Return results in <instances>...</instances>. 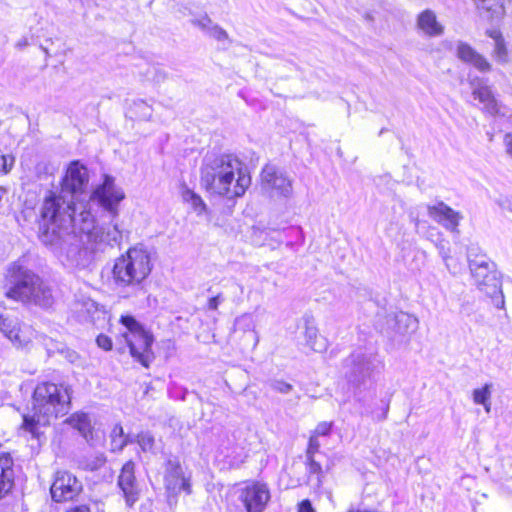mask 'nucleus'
Here are the masks:
<instances>
[{
    "mask_svg": "<svg viewBox=\"0 0 512 512\" xmlns=\"http://www.w3.org/2000/svg\"><path fill=\"white\" fill-rule=\"evenodd\" d=\"M74 200L59 192H49L40 208L39 239L58 255L74 259L78 253L77 237L73 228L80 230V211Z\"/></svg>",
    "mask_w": 512,
    "mask_h": 512,
    "instance_id": "nucleus-1",
    "label": "nucleus"
},
{
    "mask_svg": "<svg viewBox=\"0 0 512 512\" xmlns=\"http://www.w3.org/2000/svg\"><path fill=\"white\" fill-rule=\"evenodd\" d=\"M201 185L211 194L241 197L251 184L244 164L232 154H207L200 168Z\"/></svg>",
    "mask_w": 512,
    "mask_h": 512,
    "instance_id": "nucleus-2",
    "label": "nucleus"
},
{
    "mask_svg": "<svg viewBox=\"0 0 512 512\" xmlns=\"http://www.w3.org/2000/svg\"><path fill=\"white\" fill-rule=\"evenodd\" d=\"M71 392L68 386L52 382L39 383L32 396L33 415L24 414L21 428L34 438L39 437V426L66 415L70 410Z\"/></svg>",
    "mask_w": 512,
    "mask_h": 512,
    "instance_id": "nucleus-3",
    "label": "nucleus"
},
{
    "mask_svg": "<svg viewBox=\"0 0 512 512\" xmlns=\"http://www.w3.org/2000/svg\"><path fill=\"white\" fill-rule=\"evenodd\" d=\"M153 268L151 253L143 245H136L115 260L112 275L124 297L137 296L144 292V281Z\"/></svg>",
    "mask_w": 512,
    "mask_h": 512,
    "instance_id": "nucleus-4",
    "label": "nucleus"
},
{
    "mask_svg": "<svg viewBox=\"0 0 512 512\" xmlns=\"http://www.w3.org/2000/svg\"><path fill=\"white\" fill-rule=\"evenodd\" d=\"M6 281L5 295L10 299L43 308H48L53 304L50 288L43 283L38 275L17 263L9 266Z\"/></svg>",
    "mask_w": 512,
    "mask_h": 512,
    "instance_id": "nucleus-5",
    "label": "nucleus"
},
{
    "mask_svg": "<svg viewBox=\"0 0 512 512\" xmlns=\"http://www.w3.org/2000/svg\"><path fill=\"white\" fill-rule=\"evenodd\" d=\"M382 366L378 353L370 348H358L343 360V376L355 396L368 388L373 374Z\"/></svg>",
    "mask_w": 512,
    "mask_h": 512,
    "instance_id": "nucleus-6",
    "label": "nucleus"
},
{
    "mask_svg": "<svg viewBox=\"0 0 512 512\" xmlns=\"http://www.w3.org/2000/svg\"><path fill=\"white\" fill-rule=\"evenodd\" d=\"M80 216V232L86 238L83 240L86 249L92 252L104 251L106 247H113L122 241V231L116 219L111 217V223L107 227H100L95 225L94 216L89 210L83 208Z\"/></svg>",
    "mask_w": 512,
    "mask_h": 512,
    "instance_id": "nucleus-7",
    "label": "nucleus"
},
{
    "mask_svg": "<svg viewBox=\"0 0 512 512\" xmlns=\"http://www.w3.org/2000/svg\"><path fill=\"white\" fill-rule=\"evenodd\" d=\"M474 284L479 291L492 299L495 307L503 309L505 306L502 284L496 270V265L491 260L476 261L470 268Z\"/></svg>",
    "mask_w": 512,
    "mask_h": 512,
    "instance_id": "nucleus-8",
    "label": "nucleus"
},
{
    "mask_svg": "<svg viewBox=\"0 0 512 512\" xmlns=\"http://www.w3.org/2000/svg\"><path fill=\"white\" fill-rule=\"evenodd\" d=\"M120 322L127 329L122 336L129 346L131 355L143 366L148 367L151 359L152 335L145 331L142 325L132 316H122Z\"/></svg>",
    "mask_w": 512,
    "mask_h": 512,
    "instance_id": "nucleus-9",
    "label": "nucleus"
},
{
    "mask_svg": "<svg viewBox=\"0 0 512 512\" xmlns=\"http://www.w3.org/2000/svg\"><path fill=\"white\" fill-rule=\"evenodd\" d=\"M124 199L123 189L109 175H105L103 183L98 185L90 195V202L102 208L113 219L119 216V205Z\"/></svg>",
    "mask_w": 512,
    "mask_h": 512,
    "instance_id": "nucleus-10",
    "label": "nucleus"
},
{
    "mask_svg": "<svg viewBox=\"0 0 512 512\" xmlns=\"http://www.w3.org/2000/svg\"><path fill=\"white\" fill-rule=\"evenodd\" d=\"M417 324L416 318L401 311L386 316V322L381 328V332L393 346H399L408 342L411 333L416 330Z\"/></svg>",
    "mask_w": 512,
    "mask_h": 512,
    "instance_id": "nucleus-11",
    "label": "nucleus"
},
{
    "mask_svg": "<svg viewBox=\"0 0 512 512\" xmlns=\"http://www.w3.org/2000/svg\"><path fill=\"white\" fill-rule=\"evenodd\" d=\"M237 501L243 510L239 512H263L270 501L268 486L260 482H250L236 491Z\"/></svg>",
    "mask_w": 512,
    "mask_h": 512,
    "instance_id": "nucleus-12",
    "label": "nucleus"
},
{
    "mask_svg": "<svg viewBox=\"0 0 512 512\" xmlns=\"http://www.w3.org/2000/svg\"><path fill=\"white\" fill-rule=\"evenodd\" d=\"M89 183L87 168L79 161H72L60 183V192L74 200L78 195L83 194Z\"/></svg>",
    "mask_w": 512,
    "mask_h": 512,
    "instance_id": "nucleus-13",
    "label": "nucleus"
},
{
    "mask_svg": "<svg viewBox=\"0 0 512 512\" xmlns=\"http://www.w3.org/2000/svg\"><path fill=\"white\" fill-rule=\"evenodd\" d=\"M263 190L271 195L289 196L292 192L291 180L277 167L266 165L261 172Z\"/></svg>",
    "mask_w": 512,
    "mask_h": 512,
    "instance_id": "nucleus-14",
    "label": "nucleus"
},
{
    "mask_svg": "<svg viewBox=\"0 0 512 512\" xmlns=\"http://www.w3.org/2000/svg\"><path fill=\"white\" fill-rule=\"evenodd\" d=\"M81 490V484L71 473L58 472L51 486L52 499L62 502L73 499Z\"/></svg>",
    "mask_w": 512,
    "mask_h": 512,
    "instance_id": "nucleus-15",
    "label": "nucleus"
},
{
    "mask_svg": "<svg viewBox=\"0 0 512 512\" xmlns=\"http://www.w3.org/2000/svg\"><path fill=\"white\" fill-rule=\"evenodd\" d=\"M165 487L171 494L177 495L184 491L187 494L191 493V485L188 478L185 477L181 465L169 460L167 462L165 471Z\"/></svg>",
    "mask_w": 512,
    "mask_h": 512,
    "instance_id": "nucleus-16",
    "label": "nucleus"
},
{
    "mask_svg": "<svg viewBox=\"0 0 512 512\" xmlns=\"http://www.w3.org/2000/svg\"><path fill=\"white\" fill-rule=\"evenodd\" d=\"M428 215L447 230L459 233L458 226L462 215L444 202L428 206Z\"/></svg>",
    "mask_w": 512,
    "mask_h": 512,
    "instance_id": "nucleus-17",
    "label": "nucleus"
},
{
    "mask_svg": "<svg viewBox=\"0 0 512 512\" xmlns=\"http://www.w3.org/2000/svg\"><path fill=\"white\" fill-rule=\"evenodd\" d=\"M134 469L135 464L132 461H128L123 465L118 477V485L123 492L128 507H133L139 499V489L136 484Z\"/></svg>",
    "mask_w": 512,
    "mask_h": 512,
    "instance_id": "nucleus-18",
    "label": "nucleus"
},
{
    "mask_svg": "<svg viewBox=\"0 0 512 512\" xmlns=\"http://www.w3.org/2000/svg\"><path fill=\"white\" fill-rule=\"evenodd\" d=\"M303 320V337L305 345L314 352L322 353L326 351L328 348V341L324 336L319 334L314 318L310 315H305Z\"/></svg>",
    "mask_w": 512,
    "mask_h": 512,
    "instance_id": "nucleus-19",
    "label": "nucleus"
},
{
    "mask_svg": "<svg viewBox=\"0 0 512 512\" xmlns=\"http://www.w3.org/2000/svg\"><path fill=\"white\" fill-rule=\"evenodd\" d=\"M456 56L462 62L472 65L480 72H488L491 70V64L488 60L468 43L462 41L457 43Z\"/></svg>",
    "mask_w": 512,
    "mask_h": 512,
    "instance_id": "nucleus-20",
    "label": "nucleus"
},
{
    "mask_svg": "<svg viewBox=\"0 0 512 512\" xmlns=\"http://www.w3.org/2000/svg\"><path fill=\"white\" fill-rule=\"evenodd\" d=\"M234 333L241 334L245 345L255 348L259 342L258 333L255 330V323L251 315L243 314L236 318Z\"/></svg>",
    "mask_w": 512,
    "mask_h": 512,
    "instance_id": "nucleus-21",
    "label": "nucleus"
},
{
    "mask_svg": "<svg viewBox=\"0 0 512 512\" xmlns=\"http://www.w3.org/2000/svg\"><path fill=\"white\" fill-rule=\"evenodd\" d=\"M416 27L428 37H439L444 33V26L437 20L434 11L426 9L416 19Z\"/></svg>",
    "mask_w": 512,
    "mask_h": 512,
    "instance_id": "nucleus-22",
    "label": "nucleus"
},
{
    "mask_svg": "<svg viewBox=\"0 0 512 512\" xmlns=\"http://www.w3.org/2000/svg\"><path fill=\"white\" fill-rule=\"evenodd\" d=\"M0 331L19 347L25 346L30 341L24 336L18 321L8 316L0 315Z\"/></svg>",
    "mask_w": 512,
    "mask_h": 512,
    "instance_id": "nucleus-23",
    "label": "nucleus"
},
{
    "mask_svg": "<svg viewBox=\"0 0 512 512\" xmlns=\"http://www.w3.org/2000/svg\"><path fill=\"white\" fill-rule=\"evenodd\" d=\"M473 96L484 104L483 110L490 115H505L502 106L495 99L491 89L488 86H481L473 90Z\"/></svg>",
    "mask_w": 512,
    "mask_h": 512,
    "instance_id": "nucleus-24",
    "label": "nucleus"
},
{
    "mask_svg": "<svg viewBox=\"0 0 512 512\" xmlns=\"http://www.w3.org/2000/svg\"><path fill=\"white\" fill-rule=\"evenodd\" d=\"M485 34L494 41L491 54L493 59L499 64H507L509 62V52L502 32L497 28H492L487 29Z\"/></svg>",
    "mask_w": 512,
    "mask_h": 512,
    "instance_id": "nucleus-25",
    "label": "nucleus"
},
{
    "mask_svg": "<svg viewBox=\"0 0 512 512\" xmlns=\"http://www.w3.org/2000/svg\"><path fill=\"white\" fill-rule=\"evenodd\" d=\"M13 460L8 454L0 455V498L4 497L13 486Z\"/></svg>",
    "mask_w": 512,
    "mask_h": 512,
    "instance_id": "nucleus-26",
    "label": "nucleus"
},
{
    "mask_svg": "<svg viewBox=\"0 0 512 512\" xmlns=\"http://www.w3.org/2000/svg\"><path fill=\"white\" fill-rule=\"evenodd\" d=\"M66 422L88 441L92 438V425L89 416L83 412H77L67 418Z\"/></svg>",
    "mask_w": 512,
    "mask_h": 512,
    "instance_id": "nucleus-27",
    "label": "nucleus"
},
{
    "mask_svg": "<svg viewBox=\"0 0 512 512\" xmlns=\"http://www.w3.org/2000/svg\"><path fill=\"white\" fill-rule=\"evenodd\" d=\"M478 10L486 12L490 20H499L505 14L503 0H474Z\"/></svg>",
    "mask_w": 512,
    "mask_h": 512,
    "instance_id": "nucleus-28",
    "label": "nucleus"
},
{
    "mask_svg": "<svg viewBox=\"0 0 512 512\" xmlns=\"http://www.w3.org/2000/svg\"><path fill=\"white\" fill-rule=\"evenodd\" d=\"M181 196L183 201L191 205L197 214H202L206 211V204L203 199L187 186L182 187Z\"/></svg>",
    "mask_w": 512,
    "mask_h": 512,
    "instance_id": "nucleus-29",
    "label": "nucleus"
},
{
    "mask_svg": "<svg viewBox=\"0 0 512 512\" xmlns=\"http://www.w3.org/2000/svg\"><path fill=\"white\" fill-rule=\"evenodd\" d=\"M129 442H132V440L124 435L122 426L116 424L111 431L112 451H121Z\"/></svg>",
    "mask_w": 512,
    "mask_h": 512,
    "instance_id": "nucleus-30",
    "label": "nucleus"
},
{
    "mask_svg": "<svg viewBox=\"0 0 512 512\" xmlns=\"http://www.w3.org/2000/svg\"><path fill=\"white\" fill-rule=\"evenodd\" d=\"M129 112L140 120H148L152 116V107L143 100H136L130 106Z\"/></svg>",
    "mask_w": 512,
    "mask_h": 512,
    "instance_id": "nucleus-31",
    "label": "nucleus"
},
{
    "mask_svg": "<svg viewBox=\"0 0 512 512\" xmlns=\"http://www.w3.org/2000/svg\"><path fill=\"white\" fill-rule=\"evenodd\" d=\"M435 245H436L438 253L441 256L446 268L450 272H454L456 269V266L451 264L452 257L450 254L451 250H450L449 242L442 238L439 241H437Z\"/></svg>",
    "mask_w": 512,
    "mask_h": 512,
    "instance_id": "nucleus-32",
    "label": "nucleus"
},
{
    "mask_svg": "<svg viewBox=\"0 0 512 512\" xmlns=\"http://www.w3.org/2000/svg\"><path fill=\"white\" fill-rule=\"evenodd\" d=\"M485 259V262L490 261L488 256L482 253L481 249L474 244H471L467 249V260L469 263V268H472L473 264L477 261Z\"/></svg>",
    "mask_w": 512,
    "mask_h": 512,
    "instance_id": "nucleus-33",
    "label": "nucleus"
},
{
    "mask_svg": "<svg viewBox=\"0 0 512 512\" xmlns=\"http://www.w3.org/2000/svg\"><path fill=\"white\" fill-rule=\"evenodd\" d=\"M491 384H485L482 388L473 391V401L475 404H486L491 397Z\"/></svg>",
    "mask_w": 512,
    "mask_h": 512,
    "instance_id": "nucleus-34",
    "label": "nucleus"
},
{
    "mask_svg": "<svg viewBox=\"0 0 512 512\" xmlns=\"http://www.w3.org/2000/svg\"><path fill=\"white\" fill-rule=\"evenodd\" d=\"M136 442L142 451H151L154 447V437L149 432H141L136 436Z\"/></svg>",
    "mask_w": 512,
    "mask_h": 512,
    "instance_id": "nucleus-35",
    "label": "nucleus"
},
{
    "mask_svg": "<svg viewBox=\"0 0 512 512\" xmlns=\"http://www.w3.org/2000/svg\"><path fill=\"white\" fill-rule=\"evenodd\" d=\"M191 23L205 33H208V30H210V27L213 25L212 20L206 14L193 18Z\"/></svg>",
    "mask_w": 512,
    "mask_h": 512,
    "instance_id": "nucleus-36",
    "label": "nucleus"
},
{
    "mask_svg": "<svg viewBox=\"0 0 512 512\" xmlns=\"http://www.w3.org/2000/svg\"><path fill=\"white\" fill-rule=\"evenodd\" d=\"M207 34L219 42L229 40L228 33L223 28H221L219 25L214 24V23L210 27V30H208Z\"/></svg>",
    "mask_w": 512,
    "mask_h": 512,
    "instance_id": "nucleus-37",
    "label": "nucleus"
},
{
    "mask_svg": "<svg viewBox=\"0 0 512 512\" xmlns=\"http://www.w3.org/2000/svg\"><path fill=\"white\" fill-rule=\"evenodd\" d=\"M307 469L309 474H316L318 481L320 482V476L322 475V467L320 463L315 461L314 456H306Z\"/></svg>",
    "mask_w": 512,
    "mask_h": 512,
    "instance_id": "nucleus-38",
    "label": "nucleus"
},
{
    "mask_svg": "<svg viewBox=\"0 0 512 512\" xmlns=\"http://www.w3.org/2000/svg\"><path fill=\"white\" fill-rule=\"evenodd\" d=\"M333 423L332 422H320L316 428L313 430L311 434L320 437V436H328L331 432Z\"/></svg>",
    "mask_w": 512,
    "mask_h": 512,
    "instance_id": "nucleus-39",
    "label": "nucleus"
},
{
    "mask_svg": "<svg viewBox=\"0 0 512 512\" xmlns=\"http://www.w3.org/2000/svg\"><path fill=\"white\" fill-rule=\"evenodd\" d=\"M318 438L319 437H317L313 434L310 435L307 450H306V456H314L317 452H319L320 442H319Z\"/></svg>",
    "mask_w": 512,
    "mask_h": 512,
    "instance_id": "nucleus-40",
    "label": "nucleus"
},
{
    "mask_svg": "<svg viewBox=\"0 0 512 512\" xmlns=\"http://www.w3.org/2000/svg\"><path fill=\"white\" fill-rule=\"evenodd\" d=\"M497 204L503 212L512 214V198L509 196H500L497 199Z\"/></svg>",
    "mask_w": 512,
    "mask_h": 512,
    "instance_id": "nucleus-41",
    "label": "nucleus"
},
{
    "mask_svg": "<svg viewBox=\"0 0 512 512\" xmlns=\"http://www.w3.org/2000/svg\"><path fill=\"white\" fill-rule=\"evenodd\" d=\"M97 345L105 351L112 349V340L110 337L104 334H100L96 338Z\"/></svg>",
    "mask_w": 512,
    "mask_h": 512,
    "instance_id": "nucleus-42",
    "label": "nucleus"
},
{
    "mask_svg": "<svg viewBox=\"0 0 512 512\" xmlns=\"http://www.w3.org/2000/svg\"><path fill=\"white\" fill-rule=\"evenodd\" d=\"M272 387L275 391L282 394H287L292 390V385L284 381H276L272 384Z\"/></svg>",
    "mask_w": 512,
    "mask_h": 512,
    "instance_id": "nucleus-43",
    "label": "nucleus"
},
{
    "mask_svg": "<svg viewBox=\"0 0 512 512\" xmlns=\"http://www.w3.org/2000/svg\"><path fill=\"white\" fill-rule=\"evenodd\" d=\"M503 142L505 145L506 153L510 158H512V133L505 134Z\"/></svg>",
    "mask_w": 512,
    "mask_h": 512,
    "instance_id": "nucleus-44",
    "label": "nucleus"
},
{
    "mask_svg": "<svg viewBox=\"0 0 512 512\" xmlns=\"http://www.w3.org/2000/svg\"><path fill=\"white\" fill-rule=\"evenodd\" d=\"M298 512H315L310 500L305 499L299 503Z\"/></svg>",
    "mask_w": 512,
    "mask_h": 512,
    "instance_id": "nucleus-45",
    "label": "nucleus"
},
{
    "mask_svg": "<svg viewBox=\"0 0 512 512\" xmlns=\"http://www.w3.org/2000/svg\"><path fill=\"white\" fill-rule=\"evenodd\" d=\"M223 300L221 294H218L215 297H212L208 301V308L210 310H216L218 308L219 303Z\"/></svg>",
    "mask_w": 512,
    "mask_h": 512,
    "instance_id": "nucleus-46",
    "label": "nucleus"
},
{
    "mask_svg": "<svg viewBox=\"0 0 512 512\" xmlns=\"http://www.w3.org/2000/svg\"><path fill=\"white\" fill-rule=\"evenodd\" d=\"M65 357L71 363H76L80 358L78 353L73 350H67L65 352Z\"/></svg>",
    "mask_w": 512,
    "mask_h": 512,
    "instance_id": "nucleus-47",
    "label": "nucleus"
},
{
    "mask_svg": "<svg viewBox=\"0 0 512 512\" xmlns=\"http://www.w3.org/2000/svg\"><path fill=\"white\" fill-rule=\"evenodd\" d=\"M67 512H90V509L87 505H79L71 508Z\"/></svg>",
    "mask_w": 512,
    "mask_h": 512,
    "instance_id": "nucleus-48",
    "label": "nucleus"
},
{
    "mask_svg": "<svg viewBox=\"0 0 512 512\" xmlns=\"http://www.w3.org/2000/svg\"><path fill=\"white\" fill-rule=\"evenodd\" d=\"M27 45H28V41L26 38H24L17 42L16 47L21 49L23 47H26Z\"/></svg>",
    "mask_w": 512,
    "mask_h": 512,
    "instance_id": "nucleus-49",
    "label": "nucleus"
},
{
    "mask_svg": "<svg viewBox=\"0 0 512 512\" xmlns=\"http://www.w3.org/2000/svg\"><path fill=\"white\" fill-rule=\"evenodd\" d=\"M6 194H7V190L4 187L0 186V202L6 196Z\"/></svg>",
    "mask_w": 512,
    "mask_h": 512,
    "instance_id": "nucleus-50",
    "label": "nucleus"
},
{
    "mask_svg": "<svg viewBox=\"0 0 512 512\" xmlns=\"http://www.w3.org/2000/svg\"><path fill=\"white\" fill-rule=\"evenodd\" d=\"M482 405L484 406V409H485V411H486L487 413H488V412H490V409H491V402H490V400H488V401L486 402V404H482Z\"/></svg>",
    "mask_w": 512,
    "mask_h": 512,
    "instance_id": "nucleus-51",
    "label": "nucleus"
}]
</instances>
